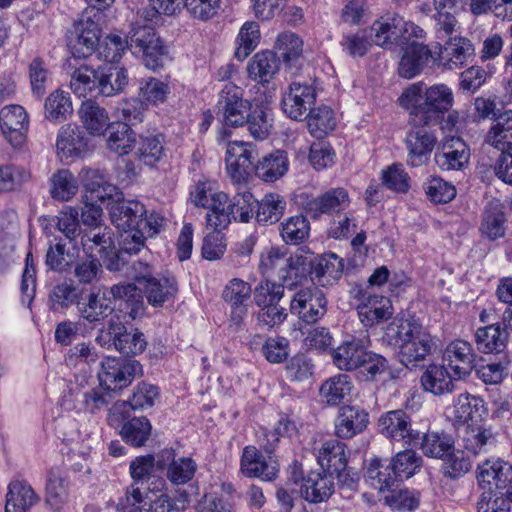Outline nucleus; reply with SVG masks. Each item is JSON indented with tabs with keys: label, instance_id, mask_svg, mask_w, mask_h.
<instances>
[{
	"label": "nucleus",
	"instance_id": "obj_49",
	"mask_svg": "<svg viewBox=\"0 0 512 512\" xmlns=\"http://www.w3.org/2000/svg\"><path fill=\"white\" fill-rule=\"evenodd\" d=\"M78 181L68 169H60L50 178V194L53 199L69 201L78 192Z\"/></svg>",
	"mask_w": 512,
	"mask_h": 512
},
{
	"label": "nucleus",
	"instance_id": "obj_55",
	"mask_svg": "<svg viewBox=\"0 0 512 512\" xmlns=\"http://www.w3.org/2000/svg\"><path fill=\"white\" fill-rule=\"evenodd\" d=\"M310 224L302 215L289 217L280 225V236L286 244L297 245L309 236Z\"/></svg>",
	"mask_w": 512,
	"mask_h": 512
},
{
	"label": "nucleus",
	"instance_id": "obj_64",
	"mask_svg": "<svg viewBox=\"0 0 512 512\" xmlns=\"http://www.w3.org/2000/svg\"><path fill=\"white\" fill-rule=\"evenodd\" d=\"M111 345L121 354L129 356L141 354L145 350L147 342L139 330L128 331L126 329L114 342L109 344V347Z\"/></svg>",
	"mask_w": 512,
	"mask_h": 512
},
{
	"label": "nucleus",
	"instance_id": "obj_43",
	"mask_svg": "<svg viewBox=\"0 0 512 512\" xmlns=\"http://www.w3.org/2000/svg\"><path fill=\"white\" fill-rule=\"evenodd\" d=\"M289 168L287 154L281 150L264 156L256 165V175L265 182H275L283 177Z\"/></svg>",
	"mask_w": 512,
	"mask_h": 512
},
{
	"label": "nucleus",
	"instance_id": "obj_26",
	"mask_svg": "<svg viewBox=\"0 0 512 512\" xmlns=\"http://www.w3.org/2000/svg\"><path fill=\"white\" fill-rule=\"evenodd\" d=\"M354 383L347 374L329 377L319 387V397L328 406H338L350 402L354 393Z\"/></svg>",
	"mask_w": 512,
	"mask_h": 512
},
{
	"label": "nucleus",
	"instance_id": "obj_14",
	"mask_svg": "<svg viewBox=\"0 0 512 512\" xmlns=\"http://www.w3.org/2000/svg\"><path fill=\"white\" fill-rule=\"evenodd\" d=\"M443 364L453 373L454 379L469 376L475 367V353L465 340H453L447 344L442 356Z\"/></svg>",
	"mask_w": 512,
	"mask_h": 512
},
{
	"label": "nucleus",
	"instance_id": "obj_32",
	"mask_svg": "<svg viewBox=\"0 0 512 512\" xmlns=\"http://www.w3.org/2000/svg\"><path fill=\"white\" fill-rule=\"evenodd\" d=\"M333 491L332 474L326 471L309 473L302 480L299 490L301 496L311 503H319L328 499Z\"/></svg>",
	"mask_w": 512,
	"mask_h": 512
},
{
	"label": "nucleus",
	"instance_id": "obj_2",
	"mask_svg": "<svg viewBox=\"0 0 512 512\" xmlns=\"http://www.w3.org/2000/svg\"><path fill=\"white\" fill-rule=\"evenodd\" d=\"M398 101L416 124L431 126L452 109L454 93L447 84L418 81L406 87Z\"/></svg>",
	"mask_w": 512,
	"mask_h": 512
},
{
	"label": "nucleus",
	"instance_id": "obj_30",
	"mask_svg": "<svg viewBox=\"0 0 512 512\" xmlns=\"http://www.w3.org/2000/svg\"><path fill=\"white\" fill-rule=\"evenodd\" d=\"M241 471L247 477H258L270 481L276 478L278 468L274 461L271 459L267 461L255 447L247 446L241 458Z\"/></svg>",
	"mask_w": 512,
	"mask_h": 512
},
{
	"label": "nucleus",
	"instance_id": "obj_63",
	"mask_svg": "<svg viewBox=\"0 0 512 512\" xmlns=\"http://www.w3.org/2000/svg\"><path fill=\"white\" fill-rule=\"evenodd\" d=\"M259 40V25L256 22H246L237 37L235 57L244 60L257 47Z\"/></svg>",
	"mask_w": 512,
	"mask_h": 512
},
{
	"label": "nucleus",
	"instance_id": "obj_17",
	"mask_svg": "<svg viewBox=\"0 0 512 512\" xmlns=\"http://www.w3.org/2000/svg\"><path fill=\"white\" fill-rule=\"evenodd\" d=\"M512 476V465L501 458H489L477 467V481L484 490H501Z\"/></svg>",
	"mask_w": 512,
	"mask_h": 512
},
{
	"label": "nucleus",
	"instance_id": "obj_50",
	"mask_svg": "<svg viewBox=\"0 0 512 512\" xmlns=\"http://www.w3.org/2000/svg\"><path fill=\"white\" fill-rule=\"evenodd\" d=\"M84 251L93 254L95 251L102 256L109 249L115 248L111 229L108 227H93L81 237Z\"/></svg>",
	"mask_w": 512,
	"mask_h": 512
},
{
	"label": "nucleus",
	"instance_id": "obj_58",
	"mask_svg": "<svg viewBox=\"0 0 512 512\" xmlns=\"http://www.w3.org/2000/svg\"><path fill=\"white\" fill-rule=\"evenodd\" d=\"M287 253L278 247H269L265 249L259 260V271L262 275L268 277L280 278V273L287 265Z\"/></svg>",
	"mask_w": 512,
	"mask_h": 512
},
{
	"label": "nucleus",
	"instance_id": "obj_54",
	"mask_svg": "<svg viewBox=\"0 0 512 512\" xmlns=\"http://www.w3.org/2000/svg\"><path fill=\"white\" fill-rule=\"evenodd\" d=\"M390 463L396 479L402 480L412 477L420 470L422 458L413 450H404L398 452Z\"/></svg>",
	"mask_w": 512,
	"mask_h": 512
},
{
	"label": "nucleus",
	"instance_id": "obj_41",
	"mask_svg": "<svg viewBox=\"0 0 512 512\" xmlns=\"http://www.w3.org/2000/svg\"><path fill=\"white\" fill-rule=\"evenodd\" d=\"M317 461L323 471L340 473L346 467L344 444L336 439L324 442L318 450Z\"/></svg>",
	"mask_w": 512,
	"mask_h": 512
},
{
	"label": "nucleus",
	"instance_id": "obj_7",
	"mask_svg": "<svg viewBox=\"0 0 512 512\" xmlns=\"http://www.w3.org/2000/svg\"><path fill=\"white\" fill-rule=\"evenodd\" d=\"M142 375L143 368L139 361L106 357L101 362L98 380L99 384L110 393L127 387L136 377Z\"/></svg>",
	"mask_w": 512,
	"mask_h": 512
},
{
	"label": "nucleus",
	"instance_id": "obj_52",
	"mask_svg": "<svg viewBox=\"0 0 512 512\" xmlns=\"http://www.w3.org/2000/svg\"><path fill=\"white\" fill-rule=\"evenodd\" d=\"M70 88L78 97L99 95L97 70L87 66L76 69L71 76Z\"/></svg>",
	"mask_w": 512,
	"mask_h": 512
},
{
	"label": "nucleus",
	"instance_id": "obj_13",
	"mask_svg": "<svg viewBox=\"0 0 512 512\" xmlns=\"http://www.w3.org/2000/svg\"><path fill=\"white\" fill-rule=\"evenodd\" d=\"M423 38L408 37L405 40L402 50L403 54L399 62V75L405 79H411L419 75L427 66L430 58H433L432 51L421 40Z\"/></svg>",
	"mask_w": 512,
	"mask_h": 512
},
{
	"label": "nucleus",
	"instance_id": "obj_33",
	"mask_svg": "<svg viewBox=\"0 0 512 512\" xmlns=\"http://www.w3.org/2000/svg\"><path fill=\"white\" fill-rule=\"evenodd\" d=\"M485 142L501 152L512 150V110H506L494 119Z\"/></svg>",
	"mask_w": 512,
	"mask_h": 512
},
{
	"label": "nucleus",
	"instance_id": "obj_57",
	"mask_svg": "<svg viewBox=\"0 0 512 512\" xmlns=\"http://www.w3.org/2000/svg\"><path fill=\"white\" fill-rule=\"evenodd\" d=\"M151 429L152 426L146 417H135L123 425L121 435L126 443L141 447L148 440Z\"/></svg>",
	"mask_w": 512,
	"mask_h": 512
},
{
	"label": "nucleus",
	"instance_id": "obj_15",
	"mask_svg": "<svg viewBox=\"0 0 512 512\" xmlns=\"http://www.w3.org/2000/svg\"><path fill=\"white\" fill-rule=\"evenodd\" d=\"M316 100L315 89L307 84L293 82L282 97L284 113L291 119L303 120Z\"/></svg>",
	"mask_w": 512,
	"mask_h": 512
},
{
	"label": "nucleus",
	"instance_id": "obj_1",
	"mask_svg": "<svg viewBox=\"0 0 512 512\" xmlns=\"http://www.w3.org/2000/svg\"><path fill=\"white\" fill-rule=\"evenodd\" d=\"M84 189L90 193L92 199L108 202L107 209L112 223L121 230L138 226L147 211L139 201L125 200L122 192L111 184L105 175L92 168H83L78 174Z\"/></svg>",
	"mask_w": 512,
	"mask_h": 512
},
{
	"label": "nucleus",
	"instance_id": "obj_28",
	"mask_svg": "<svg viewBox=\"0 0 512 512\" xmlns=\"http://www.w3.org/2000/svg\"><path fill=\"white\" fill-rule=\"evenodd\" d=\"M39 501L40 496L27 481L14 480L7 488L5 512H28Z\"/></svg>",
	"mask_w": 512,
	"mask_h": 512
},
{
	"label": "nucleus",
	"instance_id": "obj_21",
	"mask_svg": "<svg viewBox=\"0 0 512 512\" xmlns=\"http://www.w3.org/2000/svg\"><path fill=\"white\" fill-rule=\"evenodd\" d=\"M88 147V139L73 124L63 125L57 134L56 151L61 161H73L80 157Z\"/></svg>",
	"mask_w": 512,
	"mask_h": 512
},
{
	"label": "nucleus",
	"instance_id": "obj_36",
	"mask_svg": "<svg viewBox=\"0 0 512 512\" xmlns=\"http://www.w3.org/2000/svg\"><path fill=\"white\" fill-rule=\"evenodd\" d=\"M279 59L271 51L256 53L247 65L249 77L259 83H268L279 71Z\"/></svg>",
	"mask_w": 512,
	"mask_h": 512
},
{
	"label": "nucleus",
	"instance_id": "obj_25",
	"mask_svg": "<svg viewBox=\"0 0 512 512\" xmlns=\"http://www.w3.org/2000/svg\"><path fill=\"white\" fill-rule=\"evenodd\" d=\"M462 447L471 454L478 455L491 451L497 443V434L492 426L468 424L460 436Z\"/></svg>",
	"mask_w": 512,
	"mask_h": 512
},
{
	"label": "nucleus",
	"instance_id": "obj_46",
	"mask_svg": "<svg viewBox=\"0 0 512 512\" xmlns=\"http://www.w3.org/2000/svg\"><path fill=\"white\" fill-rule=\"evenodd\" d=\"M307 116L308 130L313 137L318 139L333 131L337 124L335 112L326 105L310 110Z\"/></svg>",
	"mask_w": 512,
	"mask_h": 512
},
{
	"label": "nucleus",
	"instance_id": "obj_19",
	"mask_svg": "<svg viewBox=\"0 0 512 512\" xmlns=\"http://www.w3.org/2000/svg\"><path fill=\"white\" fill-rule=\"evenodd\" d=\"M350 203L351 198L348 191L342 187H336L309 200L305 205V210L311 217L317 218L322 214H339L346 210Z\"/></svg>",
	"mask_w": 512,
	"mask_h": 512
},
{
	"label": "nucleus",
	"instance_id": "obj_23",
	"mask_svg": "<svg viewBox=\"0 0 512 512\" xmlns=\"http://www.w3.org/2000/svg\"><path fill=\"white\" fill-rule=\"evenodd\" d=\"M358 315L365 326H372L380 321L389 319L392 305L388 298L375 295L368 290L359 293Z\"/></svg>",
	"mask_w": 512,
	"mask_h": 512
},
{
	"label": "nucleus",
	"instance_id": "obj_48",
	"mask_svg": "<svg viewBox=\"0 0 512 512\" xmlns=\"http://www.w3.org/2000/svg\"><path fill=\"white\" fill-rule=\"evenodd\" d=\"M72 101L69 93L57 89L49 94L44 103V117L52 122H60L72 113Z\"/></svg>",
	"mask_w": 512,
	"mask_h": 512
},
{
	"label": "nucleus",
	"instance_id": "obj_18",
	"mask_svg": "<svg viewBox=\"0 0 512 512\" xmlns=\"http://www.w3.org/2000/svg\"><path fill=\"white\" fill-rule=\"evenodd\" d=\"M0 127L5 138L13 145H20L29 127L26 110L17 104L6 105L0 110Z\"/></svg>",
	"mask_w": 512,
	"mask_h": 512
},
{
	"label": "nucleus",
	"instance_id": "obj_59",
	"mask_svg": "<svg viewBox=\"0 0 512 512\" xmlns=\"http://www.w3.org/2000/svg\"><path fill=\"white\" fill-rule=\"evenodd\" d=\"M505 215L500 204H490L483 216L481 232L491 240L503 237L505 234Z\"/></svg>",
	"mask_w": 512,
	"mask_h": 512
},
{
	"label": "nucleus",
	"instance_id": "obj_62",
	"mask_svg": "<svg viewBox=\"0 0 512 512\" xmlns=\"http://www.w3.org/2000/svg\"><path fill=\"white\" fill-rule=\"evenodd\" d=\"M160 392L157 386L141 382L133 389L132 396L121 406H129L132 410H145L154 406L159 399Z\"/></svg>",
	"mask_w": 512,
	"mask_h": 512
},
{
	"label": "nucleus",
	"instance_id": "obj_8",
	"mask_svg": "<svg viewBox=\"0 0 512 512\" xmlns=\"http://www.w3.org/2000/svg\"><path fill=\"white\" fill-rule=\"evenodd\" d=\"M130 46L142 54L145 66L151 70L162 68L169 56L161 39L150 26L133 28L130 34Z\"/></svg>",
	"mask_w": 512,
	"mask_h": 512
},
{
	"label": "nucleus",
	"instance_id": "obj_40",
	"mask_svg": "<svg viewBox=\"0 0 512 512\" xmlns=\"http://www.w3.org/2000/svg\"><path fill=\"white\" fill-rule=\"evenodd\" d=\"M107 149L119 156L130 153L136 144V134L127 123L114 122L107 130Z\"/></svg>",
	"mask_w": 512,
	"mask_h": 512
},
{
	"label": "nucleus",
	"instance_id": "obj_38",
	"mask_svg": "<svg viewBox=\"0 0 512 512\" xmlns=\"http://www.w3.org/2000/svg\"><path fill=\"white\" fill-rule=\"evenodd\" d=\"M486 412L484 400L480 397L464 393L455 400L453 416L458 423L475 424Z\"/></svg>",
	"mask_w": 512,
	"mask_h": 512
},
{
	"label": "nucleus",
	"instance_id": "obj_42",
	"mask_svg": "<svg viewBox=\"0 0 512 512\" xmlns=\"http://www.w3.org/2000/svg\"><path fill=\"white\" fill-rule=\"evenodd\" d=\"M477 349L485 354L506 355L507 333L499 325H490L476 331Z\"/></svg>",
	"mask_w": 512,
	"mask_h": 512
},
{
	"label": "nucleus",
	"instance_id": "obj_27",
	"mask_svg": "<svg viewBox=\"0 0 512 512\" xmlns=\"http://www.w3.org/2000/svg\"><path fill=\"white\" fill-rule=\"evenodd\" d=\"M78 116L83 129L91 136H104L113 125L108 111L92 100L83 101L78 109Z\"/></svg>",
	"mask_w": 512,
	"mask_h": 512
},
{
	"label": "nucleus",
	"instance_id": "obj_4",
	"mask_svg": "<svg viewBox=\"0 0 512 512\" xmlns=\"http://www.w3.org/2000/svg\"><path fill=\"white\" fill-rule=\"evenodd\" d=\"M110 402L111 394L100 384L93 387L85 377L76 376L63 395L61 405L65 410L96 414Z\"/></svg>",
	"mask_w": 512,
	"mask_h": 512
},
{
	"label": "nucleus",
	"instance_id": "obj_12",
	"mask_svg": "<svg viewBox=\"0 0 512 512\" xmlns=\"http://www.w3.org/2000/svg\"><path fill=\"white\" fill-rule=\"evenodd\" d=\"M370 339L367 333L362 336H351L342 341L333 350L332 360L335 366L342 371L360 369L367 357Z\"/></svg>",
	"mask_w": 512,
	"mask_h": 512
},
{
	"label": "nucleus",
	"instance_id": "obj_11",
	"mask_svg": "<svg viewBox=\"0 0 512 512\" xmlns=\"http://www.w3.org/2000/svg\"><path fill=\"white\" fill-rule=\"evenodd\" d=\"M257 153L254 145L248 142H230L226 149V170L234 183L244 182L253 169Z\"/></svg>",
	"mask_w": 512,
	"mask_h": 512
},
{
	"label": "nucleus",
	"instance_id": "obj_51",
	"mask_svg": "<svg viewBox=\"0 0 512 512\" xmlns=\"http://www.w3.org/2000/svg\"><path fill=\"white\" fill-rule=\"evenodd\" d=\"M245 124L248 131L255 139L263 140L269 134L273 126L272 110L264 105H257L248 113Z\"/></svg>",
	"mask_w": 512,
	"mask_h": 512
},
{
	"label": "nucleus",
	"instance_id": "obj_9",
	"mask_svg": "<svg viewBox=\"0 0 512 512\" xmlns=\"http://www.w3.org/2000/svg\"><path fill=\"white\" fill-rule=\"evenodd\" d=\"M218 105L222 122L227 127L244 125L251 110L250 102L243 99V90L233 83L224 85L219 95Z\"/></svg>",
	"mask_w": 512,
	"mask_h": 512
},
{
	"label": "nucleus",
	"instance_id": "obj_44",
	"mask_svg": "<svg viewBox=\"0 0 512 512\" xmlns=\"http://www.w3.org/2000/svg\"><path fill=\"white\" fill-rule=\"evenodd\" d=\"M229 198L228 195L222 191L213 194L210 199V204L206 215L207 228L215 231H221L228 227L231 223V216L229 214Z\"/></svg>",
	"mask_w": 512,
	"mask_h": 512
},
{
	"label": "nucleus",
	"instance_id": "obj_24",
	"mask_svg": "<svg viewBox=\"0 0 512 512\" xmlns=\"http://www.w3.org/2000/svg\"><path fill=\"white\" fill-rule=\"evenodd\" d=\"M469 149L466 143L457 136L446 137L441 150L435 153L437 166L444 171L460 170L468 163Z\"/></svg>",
	"mask_w": 512,
	"mask_h": 512
},
{
	"label": "nucleus",
	"instance_id": "obj_6",
	"mask_svg": "<svg viewBox=\"0 0 512 512\" xmlns=\"http://www.w3.org/2000/svg\"><path fill=\"white\" fill-rule=\"evenodd\" d=\"M133 277L141 286L148 303L153 307H162L164 303L172 301L178 291L175 278L162 276L155 277L149 265L142 262L134 263Z\"/></svg>",
	"mask_w": 512,
	"mask_h": 512
},
{
	"label": "nucleus",
	"instance_id": "obj_31",
	"mask_svg": "<svg viewBox=\"0 0 512 512\" xmlns=\"http://www.w3.org/2000/svg\"><path fill=\"white\" fill-rule=\"evenodd\" d=\"M100 29L98 24L90 19H82L77 26V34L69 41L71 53L76 58H86L91 55L99 43Z\"/></svg>",
	"mask_w": 512,
	"mask_h": 512
},
{
	"label": "nucleus",
	"instance_id": "obj_10",
	"mask_svg": "<svg viewBox=\"0 0 512 512\" xmlns=\"http://www.w3.org/2000/svg\"><path fill=\"white\" fill-rule=\"evenodd\" d=\"M290 311L307 323H314L327 311V300L321 289L312 285L301 288L290 300Z\"/></svg>",
	"mask_w": 512,
	"mask_h": 512
},
{
	"label": "nucleus",
	"instance_id": "obj_3",
	"mask_svg": "<svg viewBox=\"0 0 512 512\" xmlns=\"http://www.w3.org/2000/svg\"><path fill=\"white\" fill-rule=\"evenodd\" d=\"M406 366L422 362L437 348L436 337L415 317L396 318L387 327Z\"/></svg>",
	"mask_w": 512,
	"mask_h": 512
},
{
	"label": "nucleus",
	"instance_id": "obj_53",
	"mask_svg": "<svg viewBox=\"0 0 512 512\" xmlns=\"http://www.w3.org/2000/svg\"><path fill=\"white\" fill-rule=\"evenodd\" d=\"M397 481L391 470V463L384 466L379 459L370 461L366 471V482L374 489L383 492L390 490Z\"/></svg>",
	"mask_w": 512,
	"mask_h": 512
},
{
	"label": "nucleus",
	"instance_id": "obj_45",
	"mask_svg": "<svg viewBox=\"0 0 512 512\" xmlns=\"http://www.w3.org/2000/svg\"><path fill=\"white\" fill-rule=\"evenodd\" d=\"M342 271V261L335 254L324 255L314 265L311 264V277L322 286L339 279Z\"/></svg>",
	"mask_w": 512,
	"mask_h": 512
},
{
	"label": "nucleus",
	"instance_id": "obj_39",
	"mask_svg": "<svg viewBox=\"0 0 512 512\" xmlns=\"http://www.w3.org/2000/svg\"><path fill=\"white\" fill-rule=\"evenodd\" d=\"M453 373L443 364H430L421 377L423 388L434 395L453 390Z\"/></svg>",
	"mask_w": 512,
	"mask_h": 512
},
{
	"label": "nucleus",
	"instance_id": "obj_16",
	"mask_svg": "<svg viewBox=\"0 0 512 512\" xmlns=\"http://www.w3.org/2000/svg\"><path fill=\"white\" fill-rule=\"evenodd\" d=\"M436 140L435 135L424 128L410 130L405 138L407 164L411 167L426 165L429 162Z\"/></svg>",
	"mask_w": 512,
	"mask_h": 512
},
{
	"label": "nucleus",
	"instance_id": "obj_56",
	"mask_svg": "<svg viewBox=\"0 0 512 512\" xmlns=\"http://www.w3.org/2000/svg\"><path fill=\"white\" fill-rule=\"evenodd\" d=\"M257 206L256 217L258 222L274 223L284 214L286 201L277 193H269L260 202L257 201Z\"/></svg>",
	"mask_w": 512,
	"mask_h": 512
},
{
	"label": "nucleus",
	"instance_id": "obj_60",
	"mask_svg": "<svg viewBox=\"0 0 512 512\" xmlns=\"http://www.w3.org/2000/svg\"><path fill=\"white\" fill-rule=\"evenodd\" d=\"M196 462L190 457L173 458L166 466V477L173 485H183L194 477Z\"/></svg>",
	"mask_w": 512,
	"mask_h": 512
},
{
	"label": "nucleus",
	"instance_id": "obj_37",
	"mask_svg": "<svg viewBox=\"0 0 512 512\" xmlns=\"http://www.w3.org/2000/svg\"><path fill=\"white\" fill-rule=\"evenodd\" d=\"M45 503L54 512H60L68 501V479L58 470L52 469L47 478Z\"/></svg>",
	"mask_w": 512,
	"mask_h": 512
},
{
	"label": "nucleus",
	"instance_id": "obj_29",
	"mask_svg": "<svg viewBox=\"0 0 512 512\" xmlns=\"http://www.w3.org/2000/svg\"><path fill=\"white\" fill-rule=\"evenodd\" d=\"M369 423L368 413L356 406L340 409L335 420V433L339 438L350 439L363 432Z\"/></svg>",
	"mask_w": 512,
	"mask_h": 512
},
{
	"label": "nucleus",
	"instance_id": "obj_22",
	"mask_svg": "<svg viewBox=\"0 0 512 512\" xmlns=\"http://www.w3.org/2000/svg\"><path fill=\"white\" fill-rule=\"evenodd\" d=\"M473 52L474 47L469 39L460 36L450 37L443 47H439L434 61L449 70L458 69L468 62Z\"/></svg>",
	"mask_w": 512,
	"mask_h": 512
},
{
	"label": "nucleus",
	"instance_id": "obj_34",
	"mask_svg": "<svg viewBox=\"0 0 512 512\" xmlns=\"http://www.w3.org/2000/svg\"><path fill=\"white\" fill-rule=\"evenodd\" d=\"M98 94L109 97L122 92L128 84V73L117 65H104L97 69Z\"/></svg>",
	"mask_w": 512,
	"mask_h": 512
},
{
	"label": "nucleus",
	"instance_id": "obj_20",
	"mask_svg": "<svg viewBox=\"0 0 512 512\" xmlns=\"http://www.w3.org/2000/svg\"><path fill=\"white\" fill-rule=\"evenodd\" d=\"M379 427L383 435L394 440H404L415 444L420 439V433L411 426L408 415L402 410H393L379 418Z\"/></svg>",
	"mask_w": 512,
	"mask_h": 512
},
{
	"label": "nucleus",
	"instance_id": "obj_5",
	"mask_svg": "<svg viewBox=\"0 0 512 512\" xmlns=\"http://www.w3.org/2000/svg\"><path fill=\"white\" fill-rule=\"evenodd\" d=\"M371 41L380 47L391 48L402 44L408 37L423 38L424 31L412 22H406L397 13H387L373 22L370 29Z\"/></svg>",
	"mask_w": 512,
	"mask_h": 512
},
{
	"label": "nucleus",
	"instance_id": "obj_35",
	"mask_svg": "<svg viewBox=\"0 0 512 512\" xmlns=\"http://www.w3.org/2000/svg\"><path fill=\"white\" fill-rule=\"evenodd\" d=\"M113 309V301L106 288L91 292L87 303H83L79 307L81 316L91 323L106 318Z\"/></svg>",
	"mask_w": 512,
	"mask_h": 512
},
{
	"label": "nucleus",
	"instance_id": "obj_61",
	"mask_svg": "<svg viewBox=\"0 0 512 512\" xmlns=\"http://www.w3.org/2000/svg\"><path fill=\"white\" fill-rule=\"evenodd\" d=\"M256 206L257 200L251 192H238L228 204L231 221L247 223L253 217Z\"/></svg>",
	"mask_w": 512,
	"mask_h": 512
},
{
	"label": "nucleus",
	"instance_id": "obj_47",
	"mask_svg": "<svg viewBox=\"0 0 512 512\" xmlns=\"http://www.w3.org/2000/svg\"><path fill=\"white\" fill-rule=\"evenodd\" d=\"M311 264V256L302 253L290 255L287 257V265L280 273L279 280L282 281L283 286L286 285L291 288L305 278L309 271L311 272Z\"/></svg>",
	"mask_w": 512,
	"mask_h": 512
}]
</instances>
